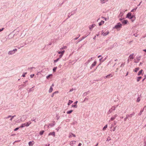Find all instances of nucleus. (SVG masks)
Instances as JSON below:
<instances>
[{
  "label": "nucleus",
  "instance_id": "obj_36",
  "mask_svg": "<svg viewBox=\"0 0 146 146\" xmlns=\"http://www.w3.org/2000/svg\"><path fill=\"white\" fill-rule=\"evenodd\" d=\"M57 67H54L53 69V71L54 72H55L56 70L57 69Z\"/></svg>",
  "mask_w": 146,
  "mask_h": 146
},
{
  "label": "nucleus",
  "instance_id": "obj_3",
  "mask_svg": "<svg viewBox=\"0 0 146 146\" xmlns=\"http://www.w3.org/2000/svg\"><path fill=\"white\" fill-rule=\"evenodd\" d=\"M122 25L120 23H118L113 27V29H117L119 28H121L122 27Z\"/></svg>",
  "mask_w": 146,
  "mask_h": 146
},
{
  "label": "nucleus",
  "instance_id": "obj_20",
  "mask_svg": "<svg viewBox=\"0 0 146 146\" xmlns=\"http://www.w3.org/2000/svg\"><path fill=\"white\" fill-rule=\"evenodd\" d=\"M108 0H100V3L102 4H103L105 3L106 2H107Z\"/></svg>",
  "mask_w": 146,
  "mask_h": 146
},
{
  "label": "nucleus",
  "instance_id": "obj_31",
  "mask_svg": "<svg viewBox=\"0 0 146 146\" xmlns=\"http://www.w3.org/2000/svg\"><path fill=\"white\" fill-rule=\"evenodd\" d=\"M107 126H108L107 125H106L103 129V130L104 131L107 128Z\"/></svg>",
  "mask_w": 146,
  "mask_h": 146
},
{
  "label": "nucleus",
  "instance_id": "obj_10",
  "mask_svg": "<svg viewBox=\"0 0 146 146\" xmlns=\"http://www.w3.org/2000/svg\"><path fill=\"white\" fill-rule=\"evenodd\" d=\"M112 75L111 74H110L107 76H105L104 78L105 79H106L107 78H109L110 77H112Z\"/></svg>",
  "mask_w": 146,
  "mask_h": 146
},
{
  "label": "nucleus",
  "instance_id": "obj_59",
  "mask_svg": "<svg viewBox=\"0 0 146 146\" xmlns=\"http://www.w3.org/2000/svg\"><path fill=\"white\" fill-rule=\"evenodd\" d=\"M119 21H121L123 20V19H122V18H120L119 19Z\"/></svg>",
  "mask_w": 146,
  "mask_h": 146
},
{
  "label": "nucleus",
  "instance_id": "obj_40",
  "mask_svg": "<svg viewBox=\"0 0 146 146\" xmlns=\"http://www.w3.org/2000/svg\"><path fill=\"white\" fill-rule=\"evenodd\" d=\"M59 59H60L59 58H58L56 60H54V62H57L59 60Z\"/></svg>",
  "mask_w": 146,
  "mask_h": 146
},
{
  "label": "nucleus",
  "instance_id": "obj_34",
  "mask_svg": "<svg viewBox=\"0 0 146 146\" xmlns=\"http://www.w3.org/2000/svg\"><path fill=\"white\" fill-rule=\"evenodd\" d=\"M44 132V131H40L39 133L40 135H42L43 134Z\"/></svg>",
  "mask_w": 146,
  "mask_h": 146
},
{
  "label": "nucleus",
  "instance_id": "obj_35",
  "mask_svg": "<svg viewBox=\"0 0 146 146\" xmlns=\"http://www.w3.org/2000/svg\"><path fill=\"white\" fill-rule=\"evenodd\" d=\"M36 119V118L35 117H33V118L31 119V121H34L35 122H36V121L35 120Z\"/></svg>",
  "mask_w": 146,
  "mask_h": 146
},
{
  "label": "nucleus",
  "instance_id": "obj_8",
  "mask_svg": "<svg viewBox=\"0 0 146 146\" xmlns=\"http://www.w3.org/2000/svg\"><path fill=\"white\" fill-rule=\"evenodd\" d=\"M102 34L104 36H106L108 35L109 33V32L108 31H107L106 33H104V32L102 31Z\"/></svg>",
  "mask_w": 146,
  "mask_h": 146
},
{
  "label": "nucleus",
  "instance_id": "obj_43",
  "mask_svg": "<svg viewBox=\"0 0 146 146\" xmlns=\"http://www.w3.org/2000/svg\"><path fill=\"white\" fill-rule=\"evenodd\" d=\"M127 115H126V117L125 118H124V121H126L127 119L128 118V117H127Z\"/></svg>",
  "mask_w": 146,
  "mask_h": 146
},
{
  "label": "nucleus",
  "instance_id": "obj_54",
  "mask_svg": "<svg viewBox=\"0 0 146 146\" xmlns=\"http://www.w3.org/2000/svg\"><path fill=\"white\" fill-rule=\"evenodd\" d=\"M4 28H2L1 29H0V32L2 31L4 29Z\"/></svg>",
  "mask_w": 146,
  "mask_h": 146
},
{
  "label": "nucleus",
  "instance_id": "obj_39",
  "mask_svg": "<svg viewBox=\"0 0 146 146\" xmlns=\"http://www.w3.org/2000/svg\"><path fill=\"white\" fill-rule=\"evenodd\" d=\"M27 74V72H24L23 73L22 76L23 77L25 76V75Z\"/></svg>",
  "mask_w": 146,
  "mask_h": 146
},
{
  "label": "nucleus",
  "instance_id": "obj_32",
  "mask_svg": "<svg viewBox=\"0 0 146 146\" xmlns=\"http://www.w3.org/2000/svg\"><path fill=\"white\" fill-rule=\"evenodd\" d=\"M52 76V74H49L48 76H46V78L47 79H48L50 78V76Z\"/></svg>",
  "mask_w": 146,
  "mask_h": 146
},
{
  "label": "nucleus",
  "instance_id": "obj_49",
  "mask_svg": "<svg viewBox=\"0 0 146 146\" xmlns=\"http://www.w3.org/2000/svg\"><path fill=\"white\" fill-rule=\"evenodd\" d=\"M15 116V115H14V116H11V117H11V118L10 119V120L11 121L12 120V119H13V117H14Z\"/></svg>",
  "mask_w": 146,
  "mask_h": 146
},
{
  "label": "nucleus",
  "instance_id": "obj_23",
  "mask_svg": "<svg viewBox=\"0 0 146 146\" xmlns=\"http://www.w3.org/2000/svg\"><path fill=\"white\" fill-rule=\"evenodd\" d=\"M26 86V85L25 84H22L21 85H20L19 86V88H22L23 87H24Z\"/></svg>",
  "mask_w": 146,
  "mask_h": 146
},
{
  "label": "nucleus",
  "instance_id": "obj_47",
  "mask_svg": "<svg viewBox=\"0 0 146 146\" xmlns=\"http://www.w3.org/2000/svg\"><path fill=\"white\" fill-rule=\"evenodd\" d=\"M80 36V35H79V36L78 37H76V38H74V40H76L78 39V38H79V37Z\"/></svg>",
  "mask_w": 146,
  "mask_h": 146
},
{
  "label": "nucleus",
  "instance_id": "obj_1",
  "mask_svg": "<svg viewBox=\"0 0 146 146\" xmlns=\"http://www.w3.org/2000/svg\"><path fill=\"white\" fill-rule=\"evenodd\" d=\"M126 17L131 19L132 22H133L135 19V16L132 15L131 13H129L127 14Z\"/></svg>",
  "mask_w": 146,
  "mask_h": 146
},
{
  "label": "nucleus",
  "instance_id": "obj_28",
  "mask_svg": "<svg viewBox=\"0 0 146 146\" xmlns=\"http://www.w3.org/2000/svg\"><path fill=\"white\" fill-rule=\"evenodd\" d=\"M142 78L141 77L139 76L137 78V82H138L140 80V79Z\"/></svg>",
  "mask_w": 146,
  "mask_h": 146
},
{
  "label": "nucleus",
  "instance_id": "obj_53",
  "mask_svg": "<svg viewBox=\"0 0 146 146\" xmlns=\"http://www.w3.org/2000/svg\"><path fill=\"white\" fill-rule=\"evenodd\" d=\"M135 10H134V9H133L132 10H131V12H135Z\"/></svg>",
  "mask_w": 146,
  "mask_h": 146
},
{
  "label": "nucleus",
  "instance_id": "obj_62",
  "mask_svg": "<svg viewBox=\"0 0 146 146\" xmlns=\"http://www.w3.org/2000/svg\"><path fill=\"white\" fill-rule=\"evenodd\" d=\"M96 36H95L93 38V39L95 40L96 39Z\"/></svg>",
  "mask_w": 146,
  "mask_h": 146
},
{
  "label": "nucleus",
  "instance_id": "obj_58",
  "mask_svg": "<svg viewBox=\"0 0 146 146\" xmlns=\"http://www.w3.org/2000/svg\"><path fill=\"white\" fill-rule=\"evenodd\" d=\"M34 68L33 67H31V68H28V69H31V70L32 69H33V68Z\"/></svg>",
  "mask_w": 146,
  "mask_h": 146
},
{
  "label": "nucleus",
  "instance_id": "obj_22",
  "mask_svg": "<svg viewBox=\"0 0 146 146\" xmlns=\"http://www.w3.org/2000/svg\"><path fill=\"white\" fill-rule=\"evenodd\" d=\"M104 23V21H101L99 23V26H101L102 24H103Z\"/></svg>",
  "mask_w": 146,
  "mask_h": 146
},
{
  "label": "nucleus",
  "instance_id": "obj_48",
  "mask_svg": "<svg viewBox=\"0 0 146 146\" xmlns=\"http://www.w3.org/2000/svg\"><path fill=\"white\" fill-rule=\"evenodd\" d=\"M116 126H115V127H114L113 129H112V131H115V129H116Z\"/></svg>",
  "mask_w": 146,
  "mask_h": 146
},
{
  "label": "nucleus",
  "instance_id": "obj_27",
  "mask_svg": "<svg viewBox=\"0 0 146 146\" xmlns=\"http://www.w3.org/2000/svg\"><path fill=\"white\" fill-rule=\"evenodd\" d=\"M139 67L136 68H135V69L134 70V71L135 72H137L138 70H139Z\"/></svg>",
  "mask_w": 146,
  "mask_h": 146
},
{
  "label": "nucleus",
  "instance_id": "obj_44",
  "mask_svg": "<svg viewBox=\"0 0 146 146\" xmlns=\"http://www.w3.org/2000/svg\"><path fill=\"white\" fill-rule=\"evenodd\" d=\"M72 107H74V108H76L77 106V105H72Z\"/></svg>",
  "mask_w": 146,
  "mask_h": 146
},
{
  "label": "nucleus",
  "instance_id": "obj_13",
  "mask_svg": "<svg viewBox=\"0 0 146 146\" xmlns=\"http://www.w3.org/2000/svg\"><path fill=\"white\" fill-rule=\"evenodd\" d=\"M135 114V113L134 112H133L131 114H127V117H131L133 115H134Z\"/></svg>",
  "mask_w": 146,
  "mask_h": 146
},
{
  "label": "nucleus",
  "instance_id": "obj_61",
  "mask_svg": "<svg viewBox=\"0 0 146 146\" xmlns=\"http://www.w3.org/2000/svg\"><path fill=\"white\" fill-rule=\"evenodd\" d=\"M141 3H142V1H141V2H140L139 4L137 5V6H139L141 4Z\"/></svg>",
  "mask_w": 146,
  "mask_h": 146
},
{
  "label": "nucleus",
  "instance_id": "obj_51",
  "mask_svg": "<svg viewBox=\"0 0 146 146\" xmlns=\"http://www.w3.org/2000/svg\"><path fill=\"white\" fill-rule=\"evenodd\" d=\"M56 117L57 118V120L58 119H59V118H60V116L58 115H57L56 116Z\"/></svg>",
  "mask_w": 146,
  "mask_h": 146
},
{
  "label": "nucleus",
  "instance_id": "obj_2",
  "mask_svg": "<svg viewBox=\"0 0 146 146\" xmlns=\"http://www.w3.org/2000/svg\"><path fill=\"white\" fill-rule=\"evenodd\" d=\"M118 106V105H117L116 106H112L111 108L109 109L108 111L107 112V113L108 114H109L111 113L113 111L115 110L117 106Z\"/></svg>",
  "mask_w": 146,
  "mask_h": 146
},
{
  "label": "nucleus",
  "instance_id": "obj_52",
  "mask_svg": "<svg viewBox=\"0 0 146 146\" xmlns=\"http://www.w3.org/2000/svg\"><path fill=\"white\" fill-rule=\"evenodd\" d=\"M19 127L16 128L15 129H14V131H16L17 130L19 129Z\"/></svg>",
  "mask_w": 146,
  "mask_h": 146
},
{
  "label": "nucleus",
  "instance_id": "obj_30",
  "mask_svg": "<svg viewBox=\"0 0 146 146\" xmlns=\"http://www.w3.org/2000/svg\"><path fill=\"white\" fill-rule=\"evenodd\" d=\"M67 48V47L66 46H64L63 47L60 48V49L63 50V49H65Z\"/></svg>",
  "mask_w": 146,
  "mask_h": 146
},
{
  "label": "nucleus",
  "instance_id": "obj_45",
  "mask_svg": "<svg viewBox=\"0 0 146 146\" xmlns=\"http://www.w3.org/2000/svg\"><path fill=\"white\" fill-rule=\"evenodd\" d=\"M54 124H55L54 123L50 124H49V125H50L51 127H52L54 125Z\"/></svg>",
  "mask_w": 146,
  "mask_h": 146
},
{
  "label": "nucleus",
  "instance_id": "obj_37",
  "mask_svg": "<svg viewBox=\"0 0 146 146\" xmlns=\"http://www.w3.org/2000/svg\"><path fill=\"white\" fill-rule=\"evenodd\" d=\"M26 125V126L27 127L31 123H29V122H27L25 123Z\"/></svg>",
  "mask_w": 146,
  "mask_h": 146
},
{
  "label": "nucleus",
  "instance_id": "obj_12",
  "mask_svg": "<svg viewBox=\"0 0 146 146\" xmlns=\"http://www.w3.org/2000/svg\"><path fill=\"white\" fill-rule=\"evenodd\" d=\"M96 64V61H94V62L91 65V66L90 67V68L92 69V68L95 66Z\"/></svg>",
  "mask_w": 146,
  "mask_h": 146
},
{
  "label": "nucleus",
  "instance_id": "obj_26",
  "mask_svg": "<svg viewBox=\"0 0 146 146\" xmlns=\"http://www.w3.org/2000/svg\"><path fill=\"white\" fill-rule=\"evenodd\" d=\"M53 90V88L52 87V86H50L49 90V93H51Z\"/></svg>",
  "mask_w": 146,
  "mask_h": 146
},
{
  "label": "nucleus",
  "instance_id": "obj_5",
  "mask_svg": "<svg viewBox=\"0 0 146 146\" xmlns=\"http://www.w3.org/2000/svg\"><path fill=\"white\" fill-rule=\"evenodd\" d=\"M140 56H138L134 60V62L135 63H137L139 62V61L140 60Z\"/></svg>",
  "mask_w": 146,
  "mask_h": 146
},
{
  "label": "nucleus",
  "instance_id": "obj_41",
  "mask_svg": "<svg viewBox=\"0 0 146 146\" xmlns=\"http://www.w3.org/2000/svg\"><path fill=\"white\" fill-rule=\"evenodd\" d=\"M140 99L139 97H138L137 100L136 101L137 102H139L140 101Z\"/></svg>",
  "mask_w": 146,
  "mask_h": 146
},
{
  "label": "nucleus",
  "instance_id": "obj_29",
  "mask_svg": "<svg viewBox=\"0 0 146 146\" xmlns=\"http://www.w3.org/2000/svg\"><path fill=\"white\" fill-rule=\"evenodd\" d=\"M73 102L72 101L69 100L68 102V106L70 105L71 103Z\"/></svg>",
  "mask_w": 146,
  "mask_h": 146
},
{
  "label": "nucleus",
  "instance_id": "obj_63",
  "mask_svg": "<svg viewBox=\"0 0 146 146\" xmlns=\"http://www.w3.org/2000/svg\"><path fill=\"white\" fill-rule=\"evenodd\" d=\"M54 94V93H53L52 95L51 96V97H53Z\"/></svg>",
  "mask_w": 146,
  "mask_h": 146
},
{
  "label": "nucleus",
  "instance_id": "obj_60",
  "mask_svg": "<svg viewBox=\"0 0 146 146\" xmlns=\"http://www.w3.org/2000/svg\"><path fill=\"white\" fill-rule=\"evenodd\" d=\"M146 78V77H145V78H144L143 79V80H142V81L143 82V81L145 80V79Z\"/></svg>",
  "mask_w": 146,
  "mask_h": 146
},
{
  "label": "nucleus",
  "instance_id": "obj_6",
  "mask_svg": "<svg viewBox=\"0 0 146 146\" xmlns=\"http://www.w3.org/2000/svg\"><path fill=\"white\" fill-rule=\"evenodd\" d=\"M117 116V114H115L112 116L110 118V121H113L114 119H115V118Z\"/></svg>",
  "mask_w": 146,
  "mask_h": 146
},
{
  "label": "nucleus",
  "instance_id": "obj_50",
  "mask_svg": "<svg viewBox=\"0 0 146 146\" xmlns=\"http://www.w3.org/2000/svg\"><path fill=\"white\" fill-rule=\"evenodd\" d=\"M102 18L103 19H104V20H105V21L107 20V19L106 18L103 17H102Z\"/></svg>",
  "mask_w": 146,
  "mask_h": 146
},
{
  "label": "nucleus",
  "instance_id": "obj_4",
  "mask_svg": "<svg viewBox=\"0 0 146 146\" xmlns=\"http://www.w3.org/2000/svg\"><path fill=\"white\" fill-rule=\"evenodd\" d=\"M17 51V49L16 48L12 50H11L8 52L9 54H13L15 53V52Z\"/></svg>",
  "mask_w": 146,
  "mask_h": 146
},
{
  "label": "nucleus",
  "instance_id": "obj_64",
  "mask_svg": "<svg viewBox=\"0 0 146 146\" xmlns=\"http://www.w3.org/2000/svg\"><path fill=\"white\" fill-rule=\"evenodd\" d=\"M58 92V91H56L55 92H54V94H56V93H57Z\"/></svg>",
  "mask_w": 146,
  "mask_h": 146
},
{
  "label": "nucleus",
  "instance_id": "obj_19",
  "mask_svg": "<svg viewBox=\"0 0 146 146\" xmlns=\"http://www.w3.org/2000/svg\"><path fill=\"white\" fill-rule=\"evenodd\" d=\"M95 26V24H92V25L89 26V29L91 30V29L93 28Z\"/></svg>",
  "mask_w": 146,
  "mask_h": 146
},
{
  "label": "nucleus",
  "instance_id": "obj_9",
  "mask_svg": "<svg viewBox=\"0 0 146 146\" xmlns=\"http://www.w3.org/2000/svg\"><path fill=\"white\" fill-rule=\"evenodd\" d=\"M76 141H72L70 142V145L71 146H74V145L75 144Z\"/></svg>",
  "mask_w": 146,
  "mask_h": 146
},
{
  "label": "nucleus",
  "instance_id": "obj_11",
  "mask_svg": "<svg viewBox=\"0 0 146 146\" xmlns=\"http://www.w3.org/2000/svg\"><path fill=\"white\" fill-rule=\"evenodd\" d=\"M35 142L33 141H30L29 143V146H32L34 144Z\"/></svg>",
  "mask_w": 146,
  "mask_h": 146
},
{
  "label": "nucleus",
  "instance_id": "obj_24",
  "mask_svg": "<svg viewBox=\"0 0 146 146\" xmlns=\"http://www.w3.org/2000/svg\"><path fill=\"white\" fill-rule=\"evenodd\" d=\"M134 54H131L129 56V58H130V59H133V55Z\"/></svg>",
  "mask_w": 146,
  "mask_h": 146
},
{
  "label": "nucleus",
  "instance_id": "obj_17",
  "mask_svg": "<svg viewBox=\"0 0 146 146\" xmlns=\"http://www.w3.org/2000/svg\"><path fill=\"white\" fill-rule=\"evenodd\" d=\"M48 136L52 135L54 137L55 136V132H50L48 134Z\"/></svg>",
  "mask_w": 146,
  "mask_h": 146
},
{
  "label": "nucleus",
  "instance_id": "obj_56",
  "mask_svg": "<svg viewBox=\"0 0 146 146\" xmlns=\"http://www.w3.org/2000/svg\"><path fill=\"white\" fill-rule=\"evenodd\" d=\"M88 100V98H85L84 100V101H87Z\"/></svg>",
  "mask_w": 146,
  "mask_h": 146
},
{
  "label": "nucleus",
  "instance_id": "obj_38",
  "mask_svg": "<svg viewBox=\"0 0 146 146\" xmlns=\"http://www.w3.org/2000/svg\"><path fill=\"white\" fill-rule=\"evenodd\" d=\"M11 117V115H9L7 117H5L4 119H8V118Z\"/></svg>",
  "mask_w": 146,
  "mask_h": 146
},
{
  "label": "nucleus",
  "instance_id": "obj_14",
  "mask_svg": "<svg viewBox=\"0 0 146 146\" xmlns=\"http://www.w3.org/2000/svg\"><path fill=\"white\" fill-rule=\"evenodd\" d=\"M128 21L127 20H123L121 21V23L123 25L126 24Z\"/></svg>",
  "mask_w": 146,
  "mask_h": 146
},
{
  "label": "nucleus",
  "instance_id": "obj_42",
  "mask_svg": "<svg viewBox=\"0 0 146 146\" xmlns=\"http://www.w3.org/2000/svg\"><path fill=\"white\" fill-rule=\"evenodd\" d=\"M125 65V63L122 64L120 66V67H123Z\"/></svg>",
  "mask_w": 146,
  "mask_h": 146
},
{
  "label": "nucleus",
  "instance_id": "obj_46",
  "mask_svg": "<svg viewBox=\"0 0 146 146\" xmlns=\"http://www.w3.org/2000/svg\"><path fill=\"white\" fill-rule=\"evenodd\" d=\"M63 55V54H60V55L59 56V58H59V59H60V58H61L62 57Z\"/></svg>",
  "mask_w": 146,
  "mask_h": 146
},
{
  "label": "nucleus",
  "instance_id": "obj_18",
  "mask_svg": "<svg viewBox=\"0 0 146 146\" xmlns=\"http://www.w3.org/2000/svg\"><path fill=\"white\" fill-rule=\"evenodd\" d=\"M144 108H143L142 109H141V110L139 113L138 114V115H141L142 112L144 111Z\"/></svg>",
  "mask_w": 146,
  "mask_h": 146
},
{
  "label": "nucleus",
  "instance_id": "obj_25",
  "mask_svg": "<svg viewBox=\"0 0 146 146\" xmlns=\"http://www.w3.org/2000/svg\"><path fill=\"white\" fill-rule=\"evenodd\" d=\"M143 71V70L142 69L139 71L138 74V75L139 76L140 75L142 74Z\"/></svg>",
  "mask_w": 146,
  "mask_h": 146
},
{
  "label": "nucleus",
  "instance_id": "obj_21",
  "mask_svg": "<svg viewBox=\"0 0 146 146\" xmlns=\"http://www.w3.org/2000/svg\"><path fill=\"white\" fill-rule=\"evenodd\" d=\"M25 126H26V125L25 123H24L21 125V126L19 127V128H23Z\"/></svg>",
  "mask_w": 146,
  "mask_h": 146
},
{
  "label": "nucleus",
  "instance_id": "obj_55",
  "mask_svg": "<svg viewBox=\"0 0 146 146\" xmlns=\"http://www.w3.org/2000/svg\"><path fill=\"white\" fill-rule=\"evenodd\" d=\"M34 76V74H31V75H30V77L31 78H33V76Z\"/></svg>",
  "mask_w": 146,
  "mask_h": 146
},
{
  "label": "nucleus",
  "instance_id": "obj_7",
  "mask_svg": "<svg viewBox=\"0 0 146 146\" xmlns=\"http://www.w3.org/2000/svg\"><path fill=\"white\" fill-rule=\"evenodd\" d=\"M14 35H13L12 34H10L8 35V37L7 38V40H9L12 38H13L14 37Z\"/></svg>",
  "mask_w": 146,
  "mask_h": 146
},
{
  "label": "nucleus",
  "instance_id": "obj_15",
  "mask_svg": "<svg viewBox=\"0 0 146 146\" xmlns=\"http://www.w3.org/2000/svg\"><path fill=\"white\" fill-rule=\"evenodd\" d=\"M72 135H73V136L74 137H76V135L75 134L72 133H69V138H71V137H72Z\"/></svg>",
  "mask_w": 146,
  "mask_h": 146
},
{
  "label": "nucleus",
  "instance_id": "obj_16",
  "mask_svg": "<svg viewBox=\"0 0 146 146\" xmlns=\"http://www.w3.org/2000/svg\"><path fill=\"white\" fill-rule=\"evenodd\" d=\"M65 52V51L64 50L62 51V52L60 51H57L58 53L60 54H64V53Z\"/></svg>",
  "mask_w": 146,
  "mask_h": 146
},
{
  "label": "nucleus",
  "instance_id": "obj_57",
  "mask_svg": "<svg viewBox=\"0 0 146 146\" xmlns=\"http://www.w3.org/2000/svg\"><path fill=\"white\" fill-rule=\"evenodd\" d=\"M143 62H141L140 63V64H139V66H140L141 65H142V64H143Z\"/></svg>",
  "mask_w": 146,
  "mask_h": 146
},
{
  "label": "nucleus",
  "instance_id": "obj_33",
  "mask_svg": "<svg viewBox=\"0 0 146 146\" xmlns=\"http://www.w3.org/2000/svg\"><path fill=\"white\" fill-rule=\"evenodd\" d=\"M73 111L72 110H70V111H68L67 112V114H70Z\"/></svg>",
  "mask_w": 146,
  "mask_h": 146
}]
</instances>
